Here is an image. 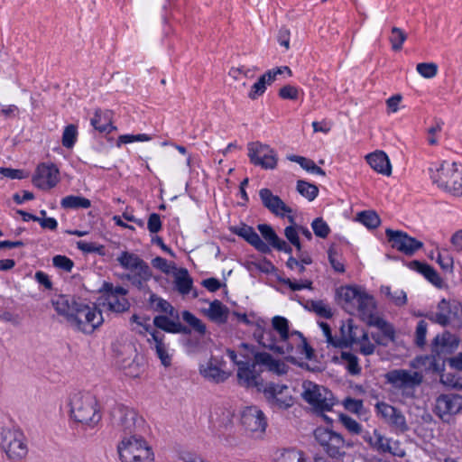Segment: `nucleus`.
<instances>
[{
  "instance_id": "obj_1",
  "label": "nucleus",
  "mask_w": 462,
  "mask_h": 462,
  "mask_svg": "<svg viewBox=\"0 0 462 462\" xmlns=\"http://www.w3.org/2000/svg\"><path fill=\"white\" fill-rule=\"evenodd\" d=\"M52 305L60 315L65 317L69 326L85 334H91L104 321L101 311L95 305L79 302L69 296L56 297Z\"/></svg>"
},
{
  "instance_id": "obj_2",
  "label": "nucleus",
  "mask_w": 462,
  "mask_h": 462,
  "mask_svg": "<svg viewBox=\"0 0 462 462\" xmlns=\"http://www.w3.org/2000/svg\"><path fill=\"white\" fill-rule=\"evenodd\" d=\"M70 415L82 425L94 428L101 420L97 401L88 392H78L69 398Z\"/></svg>"
},
{
  "instance_id": "obj_3",
  "label": "nucleus",
  "mask_w": 462,
  "mask_h": 462,
  "mask_svg": "<svg viewBox=\"0 0 462 462\" xmlns=\"http://www.w3.org/2000/svg\"><path fill=\"white\" fill-rule=\"evenodd\" d=\"M430 178L439 188L455 195H462V166L456 162H443L430 169Z\"/></svg>"
},
{
  "instance_id": "obj_4",
  "label": "nucleus",
  "mask_w": 462,
  "mask_h": 462,
  "mask_svg": "<svg viewBox=\"0 0 462 462\" xmlns=\"http://www.w3.org/2000/svg\"><path fill=\"white\" fill-rule=\"evenodd\" d=\"M314 437L323 450L337 460L346 456V450L354 447V442L345 439L340 434L327 428H317Z\"/></svg>"
},
{
  "instance_id": "obj_5",
  "label": "nucleus",
  "mask_w": 462,
  "mask_h": 462,
  "mask_svg": "<svg viewBox=\"0 0 462 462\" xmlns=\"http://www.w3.org/2000/svg\"><path fill=\"white\" fill-rule=\"evenodd\" d=\"M385 379L402 396L411 398L414 396L415 389L421 384L423 374L413 370L393 369L385 374Z\"/></svg>"
},
{
  "instance_id": "obj_6",
  "label": "nucleus",
  "mask_w": 462,
  "mask_h": 462,
  "mask_svg": "<svg viewBox=\"0 0 462 462\" xmlns=\"http://www.w3.org/2000/svg\"><path fill=\"white\" fill-rule=\"evenodd\" d=\"M0 446L12 460H21L26 457L28 448L25 437L16 429L4 428L0 431Z\"/></svg>"
},
{
  "instance_id": "obj_7",
  "label": "nucleus",
  "mask_w": 462,
  "mask_h": 462,
  "mask_svg": "<svg viewBox=\"0 0 462 462\" xmlns=\"http://www.w3.org/2000/svg\"><path fill=\"white\" fill-rule=\"evenodd\" d=\"M301 397L316 411H330L335 403L331 392L310 381L303 382Z\"/></svg>"
},
{
  "instance_id": "obj_8",
  "label": "nucleus",
  "mask_w": 462,
  "mask_h": 462,
  "mask_svg": "<svg viewBox=\"0 0 462 462\" xmlns=\"http://www.w3.org/2000/svg\"><path fill=\"white\" fill-rule=\"evenodd\" d=\"M120 462H144V439L143 434L125 435L116 447Z\"/></svg>"
},
{
  "instance_id": "obj_9",
  "label": "nucleus",
  "mask_w": 462,
  "mask_h": 462,
  "mask_svg": "<svg viewBox=\"0 0 462 462\" xmlns=\"http://www.w3.org/2000/svg\"><path fill=\"white\" fill-rule=\"evenodd\" d=\"M247 152L252 164L264 170H274L277 167L278 155L270 145L260 142H252L247 144Z\"/></svg>"
},
{
  "instance_id": "obj_10",
  "label": "nucleus",
  "mask_w": 462,
  "mask_h": 462,
  "mask_svg": "<svg viewBox=\"0 0 462 462\" xmlns=\"http://www.w3.org/2000/svg\"><path fill=\"white\" fill-rule=\"evenodd\" d=\"M263 393L273 409L287 410L294 404V398L285 384L270 383L263 388Z\"/></svg>"
},
{
  "instance_id": "obj_11",
  "label": "nucleus",
  "mask_w": 462,
  "mask_h": 462,
  "mask_svg": "<svg viewBox=\"0 0 462 462\" xmlns=\"http://www.w3.org/2000/svg\"><path fill=\"white\" fill-rule=\"evenodd\" d=\"M101 304L113 312H123L129 309V301L126 299V290L121 286L114 287L111 283H104Z\"/></svg>"
},
{
  "instance_id": "obj_12",
  "label": "nucleus",
  "mask_w": 462,
  "mask_h": 462,
  "mask_svg": "<svg viewBox=\"0 0 462 462\" xmlns=\"http://www.w3.org/2000/svg\"><path fill=\"white\" fill-rule=\"evenodd\" d=\"M385 235L391 246L400 253L412 256L417 251L423 247V243L407 233L400 230L387 228Z\"/></svg>"
},
{
  "instance_id": "obj_13",
  "label": "nucleus",
  "mask_w": 462,
  "mask_h": 462,
  "mask_svg": "<svg viewBox=\"0 0 462 462\" xmlns=\"http://www.w3.org/2000/svg\"><path fill=\"white\" fill-rule=\"evenodd\" d=\"M375 410L377 415L394 431L404 433L409 430L406 418L401 410L383 402L376 403Z\"/></svg>"
},
{
  "instance_id": "obj_14",
  "label": "nucleus",
  "mask_w": 462,
  "mask_h": 462,
  "mask_svg": "<svg viewBox=\"0 0 462 462\" xmlns=\"http://www.w3.org/2000/svg\"><path fill=\"white\" fill-rule=\"evenodd\" d=\"M254 337L263 347L277 352L279 354H290L293 350L291 343H281L280 338H277L273 328L266 329L260 323L254 331Z\"/></svg>"
},
{
  "instance_id": "obj_15",
  "label": "nucleus",
  "mask_w": 462,
  "mask_h": 462,
  "mask_svg": "<svg viewBox=\"0 0 462 462\" xmlns=\"http://www.w3.org/2000/svg\"><path fill=\"white\" fill-rule=\"evenodd\" d=\"M462 410V396L449 393L441 394L436 400L434 411L442 420L448 421L449 418Z\"/></svg>"
},
{
  "instance_id": "obj_16",
  "label": "nucleus",
  "mask_w": 462,
  "mask_h": 462,
  "mask_svg": "<svg viewBox=\"0 0 462 462\" xmlns=\"http://www.w3.org/2000/svg\"><path fill=\"white\" fill-rule=\"evenodd\" d=\"M120 265L130 272L133 283L138 287L143 285V273L144 272V264L143 259L134 253L125 251L116 258Z\"/></svg>"
},
{
  "instance_id": "obj_17",
  "label": "nucleus",
  "mask_w": 462,
  "mask_h": 462,
  "mask_svg": "<svg viewBox=\"0 0 462 462\" xmlns=\"http://www.w3.org/2000/svg\"><path fill=\"white\" fill-rule=\"evenodd\" d=\"M115 420L124 430L128 431L125 435L143 432V418L131 408L120 407L115 414Z\"/></svg>"
},
{
  "instance_id": "obj_18",
  "label": "nucleus",
  "mask_w": 462,
  "mask_h": 462,
  "mask_svg": "<svg viewBox=\"0 0 462 462\" xmlns=\"http://www.w3.org/2000/svg\"><path fill=\"white\" fill-rule=\"evenodd\" d=\"M224 364L222 359L211 356L208 361L199 365V374L208 382L224 383L230 376V374L223 369Z\"/></svg>"
},
{
  "instance_id": "obj_19",
  "label": "nucleus",
  "mask_w": 462,
  "mask_h": 462,
  "mask_svg": "<svg viewBox=\"0 0 462 462\" xmlns=\"http://www.w3.org/2000/svg\"><path fill=\"white\" fill-rule=\"evenodd\" d=\"M255 359L254 362H237V380L238 383L245 388H256L258 391L261 390L262 379L255 371L256 365Z\"/></svg>"
},
{
  "instance_id": "obj_20",
  "label": "nucleus",
  "mask_w": 462,
  "mask_h": 462,
  "mask_svg": "<svg viewBox=\"0 0 462 462\" xmlns=\"http://www.w3.org/2000/svg\"><path fill=\"white\" fill-rule=\"evenodd\" d=\"M59 180V170L53 164H40L32 177V183L42 189H52Z\"/></svg>"
},
{
  "instance_id": "obj_21",
  "label": "nucleus",
  "mask_w": 462,
  "mask_h": 462,
  "mask_svg": "<svg viewBox=\"0 0 462 462\" xmlns=\"http://www.w3.org/2000/svg\"><path fill=\"white\" fill-rule=\"evenodd\" d=\"M459 315L462 316V308L458 305L452 308L449 302L443 299L439 302L437 311L428 312L425 317L434 323L447 326L455 316L459 318Z\"/></svg>"
},
{
  "instance_id": "obj_22",
  "label": "nucleus",
  "mask_w": 462,
  "mask_h": 462,
  "mask_svg": "<svg viewBox=\"0 0 462 462\" xmlns=\"http://www.w3.org/2000/svg\"><path fill=\"white\" fill-rule=\"evenodd\" d=\"M241 422L245 429L251 432L263 433L267 426L263 412L255 406L243 410Z\"/></svg>"
},
{
  "instance_id": "obj_23",
  "label": "nucleus",
  "mask_w": 462,
  "mask_h": 462,
  "mask_svg": "<svg viewBox=\"0 0 462 462\" xmlns=\"http://www.w3.org/2000/svg\"><path fill=\"white\" fill-rule=\"evenodd\" d=\"M364 439L375 450L382 453H390L394 456L402 457L404 452L398 450L396 442L392 443L391 439L374 430L372 434H365Z\"/></svg>"
},
{
  "instance_id": "obj_24",
  "label": "nucleus",
  "mask_w": 462,
  "mask_h": 462,
  "mask_svg": "<svg viewBox=\"0 0 462 462\" xmlns=\"http://www.w3.org/2000/svg\"><path fill=\"white\" fill-rule=\"evenodd\" d=\"M152 338L148 339L152 349L154 350L157 357L160 359L161 364L164 367L171 365L172 354L170 353L169 346L165 342V335L161 332L154 330L151 332Z\"/></svg>"
},
{
  "instance_id": "obj_25",
  "label": "nucleus",
  "mask_w": 462,
  "mask_h": 462,
  "mask_svg": "<svg viewBox=\"0 0 462 462\" xmlns=\"http://www.w3.org/2000/svg\"><path fill=\"white\" fill-rule=\"evenodd\" d=\"M259 196L263 205L273 214L283 217L285 213H291V208L288 207L280 197L274 195L269 189H262Z\"/></svg>"
},
{
  "instance_id": "obj_26",
  "label": "nucleus",
  "mask_w": 462,
  "mask_h": 462,
  "mask_svg": "<svg viewBox=\"0 0 462 462\" xmlns=\"http://www.w3.org/2000/svg\"><path fill=\"white\" fill-rule=\"evenodd\" d=\"M233 233L243 237L246 242L255 247L261 253H268L269 245L264 243L252 226L241 225L232 229Z\"/></svg>"
},
{
  "instance_id": "obj_27",
  "label": "nucleus",
  "mask_w": 462,
  "mask_h": 462,
  "mask_svg": "<svg viewBox=\"0 0 462 462\" xmlns=\"http://www.w3.org/2000/svg\"><path fill=\"white\" fill-rule=\"evenodd\" d=\"M365 160L370 167L376 172L390 176L392 174V165L387 154L383 151H375L365 156Z\"/></svg>"
},
{
  "instance_id": "obj_28",
  "label": "nucleus",
  "mask_w": 462,
  "mask_h": 462,
  "mask_svg": "<svg viewBox=\"0 0 462 462\" xmlns=\"http://www.w3.org/2000/svg\"><path fill=\"white\" fill-rule=\"evenodd\" d=\"M204 314L212 322L217 325H223L226 323L230 315V310L220 300H215L209 302V306L207 310H204Z\"/></svg>"
},
{
  "instance_id": "obj_29",
  "label": "nucleus",
  "mask_w": 462,
  "mask_h": 462,
  "mask_svg": "<svg viewBox=\"0 0 462 462\" xmlns=\"http://www.w3.org/2000/svg\"><path fill=\"white\" fill-rule=\"evenodd\" d=\"M153 324L156 328L169 333L188 334L190 332L187 327L179 321V318H172L171 319L165 315H160L154 318Z\"/></svg>"
},
{
  "instance_id": "obj_30",
  "label": "nucleus",
  "mask_w": 462,
  "mask_h": 462,
  "mask_svg": "<svg viewBox=\"0 0 462 462\" xmlns=\"http://www.w3.org/2000/svg\"><path fill=\"white\" fill-rule=\"evenodd\" d=\"M143 360L144 356L143 354H134L133 358L130 356L128 359L117 361V363L127 376L135 378L140 376L143 372Z\"/></svg>"
},
{
  "instance_id": "obj_31",
  "label": "nucleus",
  "mask_w": 462,
  "mask_h": 462,
  "mask_svg": "<svg viewBox=\"0 0 462 462\" xmlns=\"http://www.w3.org/2000/svg\"><path fill=\"white\" fill-rule=\"evenodd\" d=\"M409 267L411 270H414L420 273H421L429 282L434 284L438 288H441L443 284L442 279L439 277V273L436 270L430 265L421 263L420 261L414 260L410 262Z\"/></svg>"
},
{
  "instance_id": "obj_32",
  "label": "nucleus",
  "mask_w": 462,
  "mask_h": 462,
  "mask_svg": "<svg viewBox=\"0 0 462 462\" xmlns=\"http://www.w3.org/2000/svg\"><path fill=\"white\" fill-rule=\"evenodd\" d=\"M255 361L259 365H265L269 371L277 375H282L288 372V366L283 362L273 359L268 353H256Z\"/></svg>"
},
{
  "instance_id": "obj_33",
  "label": "nucleus",
  "mask_w": 462,
  "mask_h": 462,
  "mask_svg": "<svg viewBox=\"0 0 462 462\" xmlns=\"http://www.w3.org/2000/svg\"><path fill=\"white\" fill-rule=\"evenodd\" d=\"M458 345L457 338L449 332L437 336L433 342V351L438 355L451 352Z\"/></svg>"
},
{
  "instance_id": "obj_34",
  "label": "nucleus",
  "mask_w": 462,
  "mask_h": 462,
  "mask_svg": "<svg viewBox=\"0 0 462 462\" xmlns=\"http://www.w3.org/2000/svg\"><path fill=\"white\" fill-rule=\"evenodd\" d=\"M174 287L177 291L185 296L189 294L193 289V280L185 268L176 270L174 273Z\"/></svg>"
},
{
  "instance_id": "obj_35",
  "label": "nucleus",
  "mask_w": 462,
  "mask_h": 462,
  "mask_svg": "<svg viewBox=\"0 0 462 462\" xmlns=\"http://www.w3.org/2000/svg\"><path fill=\"white\" fill-rule=\"evenodd\" d=\"M148 301V306L150 310H152L153 311L156 312L167 314L171 318L178 319V312L166 300L157 296L154 293H151Z\"/></svg>"
},
{
  "instance_id": "obj_36",
  "label": "nucleus",
  "mask_w": 462,
  "mask_h": 462,
  "mask_svg": "<svg viewBox=\"0 0 462 462\" xmlns=\"http://www.w3.org/2000/svg\"><path fill=\"white\" fill-rule=\"evenodd\" d=\"M273 329L279 334L280 342L286 344L290 343L289 338L292 337L289 331L288 320L281 316H275L272 319Z\"/></svg>"
},
{
  "instance_id": "obj_37",
  "label": "nucleus",
  "mask_w": 462,
  "mask_h": 462,
  "mask_svg": "<svg viewBox=\"0 0 462 462\" xmlns=\"http://www.w3.org/2000/svg\"><path fill=\"white\" fill-rule=\"evenodd\" d=\"M353 308L364 316H370L374 309V298L363 291Z\"/></svg>"
},
{
  "instance_id": "obj_38",
  "label": "nucleus",
  "mask_w": 462,
  "mask_h": 462,
  "mask_svg": "<svg viewBox=\"0 0 462 462\" xmlns=\"http://www.w3.org/2000/svg\"><path fill=\"white\" fill-rule=\"evenodd\" d=\"M343 365L351 375H358L361 373L358 357L351 352L342 351L340 355Z\"/></svg>"
},
{
  "instance_id": "obj_39",
  "label": "nucleus",
  "mask_w": 462,
  "mask_h": 462,
  "mask_svg": "<svg viewBox=\"0 0 462 462\" xmlns=\"http://www.w3.org/2000/svg\"><path fill=\"white\" fill-rule=\"evenodd\" d=\"M381 292L391 300L396 306H403L407 302L406 292L399 288L382 286Z\"/></svg>"
},
{
  "instance_id": "obj_40",
  "label": "nucleus",
  "mask_w": 462,
  "mask_h": 462,
  "mask_svg": "<svg viewBox=\"0 0 462 462\" xmlns=\"http://www.w3.org/2000/svg\"><path fill=\"white\" fill-rule=\"evenodd\" d=\"M287 159L291 162L299 163L307 171L321 176L326 175L324 170L316 165V163L310 159L299 155H289Z\"/></svg>"
},
{
  "instance_id": "obj_41",
  "label": "nucleus",
  "mask_w": 462,
  "mask_h": 462,
  "mask_svg": "<svg viewBox=\"0 0 462 462\" xmlns=\"http://www.w3.org/2000/svg\"><path fill=\"white\" fill-rule=\"evenodd\" d=\"M182 319L189 324L191 328L197 332L199 336H204L207 333V327L205 323L194 314L188 310H184L181 313Z\"/></svg>"
},
{
  "instance_id": "obj_42",
  "label": "nucleus",
  "mask_w": 462,
  "mask_h": 462,
  "mask_svg": "<svg viewBox=\"0 0 462 462\" xmlns=\"http://www.w3.org/2000/svg\"><path fill=\"white\" fill-rule=\"evenodd\" d=\"M273 81H270L266 73L263 74L258 80L251 87V89L248 92V97L251 100H256L261 96H263L266 90V86L271 85Z\"/></svg>"
},
{
  "instance_id": "obj_43",
  "label": "nucleus",
  "mask_w": 462,
  "mask_h": 462,
  "mask_svg": "<svg viewBox=\"0 0 462 462\" xmlns=\"http://www.w3.org/2000/svg\"><path fill=\"white\" fill-rule=\"evenodd\" d=\"M60 205L63 208H88L90 207V201L83 197L70 195L63 198Z\"/></svg>"
},
{
  "instance_id": "obj_44",
  "label": "nucleus",
  "mask_w": 462,
  "mask_h": 462,
  "mask_svg": "<svg viewBox=\"0 0 462 462\" xmlns=\"http://www.w3.org/2000/svg\"><path fill=\"white\" fill-rule=\"evenodd\" d=\"M356 219L370 229L376 228L381 223L379 216L372 210L358 213Z\"/></svg>"
},
{
  "instance_id": "obj_45",
  "label": "nucleus",
  "mask_w": 462,
  "mask_h": 462,
  "mask_svg": "<svg viewBox=\"0 0 462 462\" xmlns=\"http://www.w3.org/2000/svg\"><path fill=\"white\" fill-rule=\"evenodd\" d=\"M364 290L355 286H346L341 288L340 297L350 307H354L359 295Z\"/></svg>"
},
{
  "instance_id": "obj_46",
  "label": "nucleus",
  "mask_w": 462,
  "mask_h": 462,
  "mask_svg": "<svg viewBox=\"0 0 462 462\" xmlns=\"http://www.w3.org/2000/svg\"><path fill=\"white\" fill-rule=\"evenodd\" d=\"M297 191L311 201L318 196L319 189L316 185L300 180L297 181Z\"/></svg>"
},
{
  "instance_id": "obj_47",
  "label": "nucleus",
  "mask_w": 462,
  "mask_h": 462,
  "mask_svg": "<svg viewBox=\"0 0 462 462\" xmlns=\"http://www.w3.org/2000/svg\"><path fill=\"white\" fill-rule=\"evenodd\" d=\"M391 33L389 41L393 51H401L402 49L403 42L407 40V34L399 27H393Z\"/></svg>"
},
{
  "instance_id": "obj_48",
  "label": "nucleus",
  "mask_w": 462,
  "mask_h": 462,
  "mask_svg": "<svg viewBox=\"0 0 462 462\" xmlns=\"http://www.w3.org/2000/svg\"><path fill=\"white\" fill-rule=\"evenodd\" d=\"M277 462H308L301 451L295 449L283 450L277 457Z\"/></svg>"
},
{
  "instance_id": "obj_49",
  "label": "nucleus",
  "mask_w": 462,
  "mask_h": 462,
  "mask_svg": "<svg viewBox=\"0 0 462 462\" xmlns=\"http://www.w3.org/2000/svg\"><path fill=\"white\" fill-rule=\"evenodd\" d=\"M307 308L322 318L329 319L332 316L330 309L323 300H310Z\"/></svg>"
},
{
  "instance_id": "obj_50",
  "label": "nucleus",
  "mask_w": 462,
  "mask_h": 462,
  "mask_svg": "<svg viewBox=\"0 0 462 462\" xmlns=\"http://www.w3.org/2000/svg\"><path fill=\"white\" fill-rule=\"evenodd\" d=\"M78 129L75 125H69L62 134V145L66 148H72L77 141Z\"/></svg>"
},
{
  "instance_id": "obj_51",
  "label": "nucleus",
  "mask_w": 462,
  "mask_h": 462,
  "mask_svg": "<svg viewBox=\"0 0 462 462\" xmlns=\"http://www.w3.org/2000/svg\"><path fill=\"white\" fill-rule=\"evenodd\" d=\"M356 344L359 345V351L364 356H370L374 354L375 346L371 343L367 332L362 330V335Z\"/></svg>"
},
{
  "instance_id": "obj_52",
  "label": "nucleus",
  "mask_w": 462,
  "mask_h": 462,
  "mask_svg": "<svg viewBox=\"0 0 462 462\" xmlns=\"http://www.w3.org/2000/svg\"><path fill=\"white\" fill-rule=\"evenodd\" d=\"M418 73L425 79H432L437 75L438 66L433 62H422L417 64Z\"/></svg>"
},
{
  "instance_id": "obj_53",
  "label": "nucleus",
  "mask_w": 462,
  "mask_h": 462,
  "mask_svg": "<svg viewBox=\"0 0 462 462\" xmlns=\"http://www.w3.org/2000/svg\"><path fill=\"white\" fill-rule=\"evenodd\" d=\"M91 125L96 130H98L99 132H106L110 126L108 118H106V116L100 111H97L95 113L93 118H91Z\"/></svg>"
},
{
  "instance_id": "obj_54",
  "label": "nucleus",
  "mask_w": 462,
  "mask_h": 462,
  "mask_svg": "<svg viewBox=\"0 0 462 462\" xmlns=\"http://www.w3.org/2000/svg\"><path fill=\"white\" fill-rule=\"evenodd\" d=\"M311 227L314 234L321 238H326L330 232L329 226L321 217L315 218L311 223Z\"/></svg>"
},
{
  "instance_id": "obj_55",
  "label": "nucleus",
  "mask_w": 462,
  "mask_h": 462,
  "mask_svg": "<svg viewBox=\"0 0 462 462\" xmlns=\"http://www.w3.org/2000/svg\"><path fill=\"white\" fill-rule=\"evenodd\" d=\"M282 283L287 285L291 291H300L302 289H312V282L310 280L295 281L290 278L283 279Z\"/></svg>"
},
{
  "instance_id": "obj_56",
  "label": "nucleus",
  "mask_w": 462,
  "mask_h": 462,
  "mask_svg": "<svg viewBox=\"0 0 462 462\" xmlns=\"http://www.w3.org/2000/svg\"><path fill=\"white\" fill-rule=\"evenodd\" d=\"M52 263L55 267L63 270L67 273L71 272L74 263L65 255H56L52 258Z\"/></svg>"
},
{
  "instance_id": "obj_57",
  "label": "nucleus",
  "mask_w": 462,
  "mask_h": 462,
  "mask_svg": "<svg viewBox=\"0 0 462 462\" xmlns=\"http://www.w3.org/2000/svg\"><path fill=\"white\" fill-rule=\"evenodd\" d=\"M340 421L343 426L351 433L359 434L361 433L362 427L361 425L353 418L347 415H341Z\"/></svg>"
},
{
  "instance_id": "obj_58",
  "label": "nucleus",
  "mask_w": 462,
  "mask_h": 462,
  "mask_svg": "<svg viewBox=\"0 0 462 462\" xmlns=\"http://www.w3.org/2000/svg\"><path fill=\"white\" fill-rule=\"evenodd\" d=\"M428 324L424 320L419 321L415 331V343L419 346H423L426 343Z\"/></svg>"
},
{
  "instance_id": "obj_59",
  "label": "nucleus",
  "mask_w": 462,
  "mask_h": 462,
  "mask_svg": "<svg viewBox=\"0 0 462 462\" xmlns=\"http://www.w3.org/2000/svg\"><path fill=\"white\" fill-rule=\"evenodd\" d=\"M287 218L290 221V223L291 224V226H287L285 228L284 235H285L286 238L291 244L294 243V242L298 244L299 234H298V230L296 228V225H295V222H294V217L292 216H288Z\"/></svg>"
},
{
  "instance_id": "obj_60",
  "label": "nucleus",
  "mask_w": 462,
  "mask_h": 462,
  "mask_svg": "<svg viewBox=\"0 0 462 462\" xmlns=\"http://www.w3.org/2000/svg\"><path fill=\"white\" fill-rule=\"evenodd\" d=\"M279 96L282 99L295 100L298 98L299 90L292 85H285L280 88Z\"/></svg>"
},
{
  "instance_id": "obj_61",
  "label": "nucleus",
  "mask_w": 462,
  "mask_h": 462,
  "mask_svg": "<svg viewBox=\"0 0 462 462\" xmlns=\"http://www.w3.org/2000/svg\"><path fill=\"white\" fill-rule=\"evenodd\" d=\"M258 230L260 231L263 237L272 245L274 241H277L278 236L275 234L271 226L267 224L258 225Z\"/></svg>"
},
{
  "instance_id": "obj_62",
  "label": "nucleus",
  "mask_w": 462,
  "mask_h": 462,
  "mask_svg": "<svg viewBox=\"0 0 462 462\" xmlns=\"http://www.w3.org/2000/svg\"><path fill=\"white\" fill-rule=\"evenodd\" d=\"M291 335L298 336L300 338V343L299 345V348H300V353L305 355V357L309 360L313 357V349L309 346L306 339L302 337L301 333L298 331H293Z\"/></svg>"
},
{
  "instance_id": "obj_63",
  "label": "nucleus",
  "mask_w": 462,
  "mask_h": 462,
  "mask_svg": "<svg viewBox=\"0 0 462 462\" xmlns=\"http://www.w3.org/2000/svg\"><path fill=\"white\" fill-rule=\"evenodd\" d=\"M344 407L354 413H359L363 409V402L353 398H346L344 401Z\"/></svg>"
},
{
  "instance_id": "obj_64",
  "label": "nucleus",
  "mask_w": 462,
  "mask_h": 462,
  "mask_svg": "<svg viewBox=\"0 0 462 462\" xmlns=\"http://www.w3.org/2000/svg\"><path fill=\"white\" fill-rule=\"evenodd\" d=\"M437 262L440 265V267L447 271V272H452L453 268V259L448 255V254H438Z\"/></svg>"
}]
</instances>
